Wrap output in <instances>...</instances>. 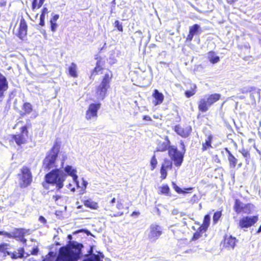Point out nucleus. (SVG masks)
I'll return each mask as SVG.
<instances>
[{
  "label": "nucleus",
  "instance_id": "obj_15",
  "mask_svg": "<svg viewBox=\"0 0 261 261\" xmlns=\"http://www.w3.org/2000/svg\"><path fill=\"white\" fill-rule=\"evenodd\" d=\"M201 32L200 27L198 24H194L189 28V33L186 38L187 42H191L194 36L199 34Z\"/></svg>",
  "mask_w": 261,
  "mask_h": 261
},
{
  "label": "nucleus",
  "instance_id": "obj_14",
  "mask_svg": "<svg viewBox=\"0 0 261 261\" xmlns=\"http://www.w3.org/2000/svg\"><path fill=\"white\" fill-rule=\"evenodd\" d=\"M174 131L179 136L182 138L188 137L192 132V127L189 125H181L177 124L174 126L173 128Z\"/></svg>",
  "mask_w": 261,
  "mask_h": 261
},
{
  "label": "nucleus",
  "instance_id": "obj_12",
  "mask_svg": "<svg viewBox=\"0 0 261 261\" xmlns=\"http://www.w3.org/2000/svg\"><path fill=\"white\" fill-rule=\"evenodd\" d=\"M258 220V217L257 215L243 217L239 221L238 226L241 229L248 228L253 226Z\"/></svg>",
  "mask_w": 261,
  "mask_h": 261
},
{
  "label": "nucleus",
  "instance_id": "obj_40",
  "mask_svg": "<svg viewBox=\"0 0 261 261\" xmlns=\"http://www.w3.org/2000/svg\"><path fill=\"white\" fill-rule=\"evenodd\" d=\"M10 246V245L8 243H3L0 244V252L3 253H7V250L8 249V247Z\"/></svg>",
  "mask_w": 261,
  "mask_h": 261
},
{
  "label": "nucleus",
  "instance_id": "obj_49",
  "mask_svg": "<svg viewBox=\"0 0 261 261\" xmlns=\"http://www.w3.org/2000/svg\"><path fill=\"white\" fill-rule=\"evenodd\" d=\"M46 75H47V73H44V74H42L38 75L37 77H38V82H40V83L45 82V81H43L42 80V79L43 78V76H46Z\"/></svg>",
  "mask_w": 261,
  "mask_h": 261
},
{
  "label": "nucleus",
  "instance_id": "obj_11",
  "mask_svg": "<svg viewBox=\"0 0 261 261\" xmlns=\"http://www.w3.org/2000/svg\"><path fill=\"white\" fill-rule=\"evenodd\" d=\"M94 59L96 61V62L95 67L91 71L90 79H93L94 76L96 75L102 74L105 69V61L101 56L96 55Z\"/></svg>",
  "mask_w": 261,
  "mask_h": 261
},
{
  "label": "nucleus",
  "instance_id": "obj_29",
  "mask_svg": "<svg viewBox=\"0 0 261 261\" xmlns=\"http://www.w3.org/2000/svg\"><path fill=\"white\" fill-rule=\"evenodd\" d=\"M68 74L70 76L74 78L77 77V66L75 63H71L70 66L68 67Z\"/></svg>",
  "mask_w": 261,
  "mask_h": 261
},
{
  "label": "nucleus",
  "instance_id": "obj_10",
  "mask_svg": "<svg viewBox=\"0 0 261 261\" xmlns=\"http://www.w3.org/2000/svg\"><path fill=\"white\" fill-rule=\"evenodd\" d=\"M164 233V228L160 224L154 223L150 224L148 229L147 237L151 242L157 240Z\"/></svg>",
  "mask_w": 261,
  "mask_h": 261
},
{
  "label": "nucleus",
  "instance_id": "obj_63",
  "mask_svg": "<svg viewBox=\"0 0 261 261\" xmlns=\"http://www.w3.org/2000/svg\"><path fill=\"white\" fill-rule=\"evenodd\" d=\"M177 229H175L173 230V233L175 236V237H177L176 232H177Z\"/></svg>",
  "mask_w": 261,
  "mask_h": 261
},
{
  "label": "nucleus",
  "instance_id": "obj_54",
  "mask_svg": "<svg viewBox=\"0 0 261 261\" xmlns=\"http://www.w3.org/2000/svg\"><path fill=\"white\" fill-rule=\"evenodd\" d=\"M4 235L9 238H12V232L10 233L8 232L4 231Z\"/></svg>",
  "mask_w": 261,
  "mask_h": 261
},
{
  "label": "nucleus",
  "instance_id": "obj_55",
  "mask_svg": "<svg viewBox=\"0 0 261 261\" xmlns=\"http://www.w3.org/2000/svg\"><path fill=\"white\" fill-rule=\"evenodd\" d=\"M61 198V196L58 195H54L53 197V199L57 201L58 199H59Z\"/></svg>",
  "mask_w": 261,
  "mask_h": 261
},
{
  "label": "nucleus",
  "instance_id": "obj_24",
  "mask_svg": "<svg viewBox=\"0 0 261 261\" xmlns=\"http://www.w3.org/2000/svg\"><path fill=\"white\" fill-rule=\"evenodd\" d=\"M25 229L23 228H15L12 232V238H18L20 240H22L25 235Z\"/></svg>",
  "mask_w": 261,
  "mask_h": 261
},
{
  "label": "nucleus",
  "instance_id": "obj_26",
  "mask_svg": "<svg viewBox=\"0 0 261 261\" xmlns=\"http://www.w3.org/2000/svg\"><path fill=\"white\" fill-rule=\"evenodd\" d=\"M22 109L23 112L20 114L21 117H24L25 115L30 114L33 111L32 105L30 102H24L22 106Z\"/></svg>",
  "mask_w": 261,
  "mask_h": 261
},
{
  "label": "nucleus",
  "instance_id": "obj_32",
  "mask_svg": "<svg viewBox=\"0 0 261 261\" xmlns=\"http://www.w3.org/2000/svg\"><path fill=\"white\" fill-rule=\"evenodd\" d=\"M172 185L173 188L174 189V190L176 191V192L178 194H185L186 193H188V191H191L193 189V187H190V188H186L184 190H182L178 186H177L176 184L174 182H172Z\"/></svg>",
  "mask_w": 261,
  "mask_h": 261
},
{
  "label": "nucleus",
  "instance_id": "obj_61",
  "mask_svg": "<svg viewBox=\"0 0 261 261\" xmlns=\"http://www.w3.org/2000/svg\"><path fill=\"white\" fill-rule=\"evenodd\" d=\"M5 91H0V97H3L4 96V93Z\"/></svg>",
  "mask_w": 261,
  "mask_h": 261
},
{
  "label": "nucleus",
  "instance_id": "obj_47",
  "mask_svg": "<svg viewBox=\"0 0 261 261\" xmlns=\"http://www.w3.org/2000/svg\"><path fill=\"white\" fill-rule=\"evenodd\" d=\"M7 2L6 0H1L0 1V7L2 8L1 10L3 11L6 7Z\"/></svg>",
  "mask_w": 261,
  "mask_h": 261
},
{
  "label": "nucleus",
  "instance_id": "obj_38",
  "mask_svg": "<svg viewBox=\"0 0 261 261\" xmlns=\"http://www.w3.org/2000/svg\"><path fill=\"white\" fill-rule=\"evenodd\" d=\"M222 211H217L214 213L213 216V222L214 224H216L218 222L219 220L222 217Z\"/></svg>",
  "mask_w": 261,
  "mask_h": 261
},
{
  "label": "nucleus",
  "instance_id": "obj_22",
  "mask_svg": "<svg viewBox=\"0 0 261 261\" xmlns=\"http://www.w3.org/2000/svg\"><path fill=\"white\" fill-rule=\"evenodd\" d=\"M225 150L227 153L228 160L229 161V166L231 168H234L237 164L238 160L231 153L230 150L227 148H225Z\"/></svg>",
  "mask_w": 261,
  "mask_h": 261
},
{
  "label": "nucleus",
  "instance_id": "obj_27",
  "mask_svg": "<svg viewBox=\"0 0 261 261\" xmlns=\"http://www.w3.org/2000/svg\"><path fill=\"white\" fill-rule=\"evenodd\" d=\"M45 0H32L31 2V9L33 11L38 10L43 6Z\"/></svg>",
  "mask_w": 261,
  "mask_h": 261
},
{
  "label": "nucleus",
  "instance_id": "obj_46",
  "mask_svg": "<svg viewBox=\"0 0 261 261\" xmlns=\"http://www.w3.org/2000/svg\"><path fill=\"white\" fill-rule=\"evenodd\" d=\"M198 196L196 194H194L190 200L191 204H194L198 201Z\"/></svg>",
  "mask_w": 261,
  "mask_h": 261
},
{
  "label": "nucleus",
  "instance_id": "obj_7",
  "mask_svg": "<svg viewBox=\"0 0 261 261\" xmlns=\"http://www.w3.org/2000/svg\"><path fill=\"white\" fill-rule=\"evenodd\" d=\"M19 185L21 188H25L29 186L33 181V175L31 169L26 166H23L18 174Z\"/></svg>",
  "mask_w": 261,
  "mask_h": 261
},
{
  "label": "nucleus",
  "instance_id": "obj_5",
  "mask_svg": "<svg viewBox=\"0 0 261 261\" xmlns=\"http://www.w3.org/2000/svg\"><path fill=\"white\" fill-rule=\"evenodd\" d=\"M221 97L220 94L214 93L208 95L206 99L201 98L198 102V111L202 113L206 112L212 105L220 99Z\"/></svg>",
  "mask_w": 261,
  "mask_h": 261
},
{
  "label": "nucleus",
  "instance_id": "obj_33",
  "mask_svg": "<svg viewBox=\"0 0 261 261\" xmlns=\"http://www.w3.org/2000/svg\"><path fill=\"white\" fill-rule=\"evenodd\" d=\"M49 12L48 9L44 7L41 10V14L40 16V22H39V25L43 27L45 24L44 22V19H45V16L46 14H48Z\"/></svg>",
  "mask_w": 261,
  "mask_h": 261
},
{
  "label": "nucleus",
  "instance_id": "obj_8",
  "mask_svg": "<svg viewBox=\"0 0 261 261\" xmlns=\"http://www.w3.org/2000/svg\"><path fill=\"white\" fill-rule=\"evenodd\" d=\"M31 123H28L27 125L21 127L20 128V133L13 134L11 136V141L14 142L19 146L26 144L29 136L28 128V127H31Z\"/></svg>",
  "mask_w": 261,
  "mask_h": 261
},
{
  "label": "nucleus",
  "instance_id": "obj_58",
  "mask_svg": "<svg viewBox=\"0 0 261 261\" xmlns=\"http://www.w3.org/2000/svg\"><path fill=\"white\" fill-rule=\"evenodd\" d=\"M123 214V213L122 212H118L117 214H114L113 216H115V217L120 216L122 215Z\"/></svg>",
  "mask_w": 261,
  "mask_h": 261
},
{
  "label": "nucleus",
  "instance_id": "obj_20",
  "mask_svg": "<svg viewBox=\"0 0 261 261\" xmlns=\"http://www.w3.org/2000/svg\"><path fill=\"white\" fill-rule=\"evenodd\" d=\"M170 142L169 140H167L166 142H159L154 152H164L168 150L169 151V148L171 146L170 145Z\"/></svg>",
  "mask_w": 261,
  "mask_h": 261
},
{
  "label": "nucleus",
  "instance_id": "obj_51",
  "mask_svg": "<svg viewBox=\"0 0 261 261\" xmlns=\"http://www.w3.org/2000/svg\"><path fill=\"white\" fill-rule=\"evenodd\" d=\"M143 119L145 121H150L152 120L151 117L148 115H145L143 116Z\"/></svg>",
  "mask_w": 261,
  "mask_h": 261
},
{
  "label": "nucleus",
  "instance_id": "obj_19",
  "mask_svg": "<svg viewBox=\"0 0 261 261\" xmlns=\"http://www.w3.org/2000/svg\"><path fill=\"white\" fill-rule=\"evenodd\" d=\"M214 136L212 134L206 136L204 142L202 143L201 150L202 152L213 148L212 142Z\"/></svg>",
  "mask_w": 261,
  "mask_h": 261
},
{
  "label": "nucleus",
  "instance_id": "obj_56",
  "mask_svg": "<svg viewBox=\"0 0 261 261\" xmlns=\"http://www.w3.org/2000/svg\"><path fill=\"white\" fill-rule=\"evenodd\" d=\"M187 218H184L182 219V221H181L182 223L183 224V225H184V226H187V225H188V223H187Z\"/></svg>",
  "mask_w": 261,
  "mask_h": 261
},
{
  "label": "nucleus",
  "instance_id": "obj_17",
  "mask_svg": "<svg viewBox=\"0 0 261 261\" xmlns=\"http://www.w3.org/2000/svg\"><path fill=\"white\" fill-rule=\"evenodd\" d=\"M153 98L152 103L154 106L161 105L164 100V96L162 92L159 91L157 89H154L152 94Z\"/></svg>",
  "mask_w": 261,
  "mask_h": 261
},
{
  "label": "nucleus",
  "instance_id": "obj_31",
  "mask_svg": "<svg viewBox=\"0 0 261 261\" xmlns=\"http://www.w3.org/2000/svg\"><path fill=\"white\" fill-rule=\"evenodd\" d=\"M206 231V230L200 227H199L196 231L194 233L191 239V241H195L196 240H197L202 237V234L204 232H205Z\"/></svg>",
  "mask_w": 261,
  "mask_h": 261
},
{
  "label": "nucleus",
  "instance_id": "obj_34",
  "mask_svg": "<svg viewBox=\"0 0 261 261\" xmlns=\"http://www.w3.org/2000/svg\"><path fill=\"white\" fill-rule=\"evenodd\" d=\"M161 167H164L167 171L170 170L173 168V163L169 159L166 158L161 164Z\"/></svg>",
  "mask_w": 261,
  "mask_h": 261
},
{
  "label": "nucleus",
  "instance_id": "obj_6",
  "mask_svg": "<svg viewBox=\"0 0 261 261\" xmlns=\"http://www.w3.org/2000/svg\"><path fill=\"white\" fill-rule=\"evenodd\" d=\"M181 144L183 146V149H185V145L182 142L181 143ZM185 153V150L184 151H180L176 147L173 145L169 148L168 152V155L170 158V160L176 167H179L182 164Z\"/></svg>",
  "mask_w": 261,
  "mask_h": 261
},
{
  "label": "nucleus",
  "instance_id": "obj_39",
  "mask_svg": "<svg viewBox=\"0 0 261 261\" xmlns=\"http://www.w3.org/2000/svg\"><path fill=\"white\" fill-rule=\"evenodd\" d=\"M170 192V188L168 185H164L160 188V194L168 195Z\"/></svg>",
  "mask_w": 261,
  "mask_h": 261
},
{
  "label": "nucleus",
  "instance_id": "obj_37",
  "mask_svg": "<svg viewBox=\"0 0 261 261\" xmlns=\"http://www.w3.org/2000/svg\"><path fill=\"white\" fill-rule=\"evenodd\" d=\"M158 162L155 154H153L150 160V170L153 171L157 167Z\"/></svg>",
  "mask_w": 261,
  "mask_h": 261
},
{
  "label": "nucleus",
  "instance_id": "obj_59",
  "mask_svg": "<svg viewBox=\"0 0 261 261\" xmlns=\"http://www.w3.org/2000/svg\"><path fill=\"white\" fill-rule=\"evenodd\" d=\"M140 215V213L139 212H133L132 214H131V216H138Z\"/></svg>",
  "mask_w": 261,
  "mask_h": 261
},
{
  "label": "nucleus",
  "instance_id": "obj_28",
  "mask_svg": "<svg viewBox=\"0 0 261 261\" xmlns=\"http://www.w3.org/2000/svg\"><path fill=\"white\" fill-rule=\"evenodd\" d=\"M64 170L68 175L72 177L74 181H76L77 176L76 174V171L75 169H73L71 166L67 165L65 167Z\"/></svg>",
  "mask_w": 261,
  "mask_h": 261
},
{
  "label": "nucleus",
  "instance_id": "obj_4",
  "mask_svg": "<svg viewBox=\"0 0 261 261\" xmlns=\"http://www.w3.org/2000/svg\"><path fill=\"white\" fill-rule=\"evenodd\" d=\"M108 71L105 74L100 84L96 87L95 90L96 95L102 99L106 96L108 90L110 88V83L113 77L112 72L110 70H108Z\"/></svg>",
  "mask_w": 261,
  "mask_h": 261
},
{
  "label": "nucleus",
  "instance_id": "obj_53",
  "mask_svg": "<svg viewBox=\"0 0 261 261\" xmlns=\"http://www.w3.org/2000/svg\"><path fill=\"white\" fill-rule=\"evenodd\" d=\"M92 257H94L93 259L92 258H91L94 261H99L100 260V257L98 255L93 254Z\"/></svg>",
  "mask_w": 261,
  "mask_h": 261
},
{
  "label": "nucleus",
  "instance_id": "obj_45",
  "mask_svg": "<svg viewBox=\"0 0 261 261\" xmlns=\"http://www.w3.org/2000/svg\"><path fill=\"white\" fill-rule=\"evenodd\" d=\"M50 30L52 32H55L57 28L58 24L56 22H53V21H50Z\"/></svg>",
  "mask_w": 261,
  "mask_h": 261
},
{
  "label": "nucleus",
  "instance_id": "obj_13",
  "mask_svg": "<svg viewBox=\"0 0 261 261\" xmlns=\"http://www.w3.org/2000/svg\"><path fill=\"white\" fill-rule=\"evenodd\" d=\"M101 106L100 103H90L85 114V118L87 120L93 119H96L98 117V111Z\"/></svg>",
  "mask_w": 261,
  "mask_h": 261
},
{
  "label": "nucleus",
  "instance_id": "obj_60",
  "mask_svg": "<svg viewBox=\"0 0 261 261\" xmlns=\"http://www.w3.org/2000/svg\"><path fill=\"white\" fill-rule=\"evenodd\" d=\"M248 142H250V143H254V146H255V140L253 139H248Z\"/></svg>",
  "mask_w": 261,
  "mask_h": 261
},
{
  "label": "nucleus",
  "instance_id": "obj_36",
  "mask_svg": "<svg viewBox=\"0 0 261 261\" xmlns=\"http://www.w3.org/2000/svg\"><path fill=\"white\" fill-rule=\"evenodd\" d=\"M196 85L195 84L193 85L190 90H187L185 92V94L186 97L190 98L195 95L196 92Z\"/></svg>",
  "mask_w": 261,
  "mask_h": 261
},
{
  "label": "nucleus",
  "instance_id": "obj_57",
  "mask_svg": "<svg viewBox=\"0 0 261 261\" xmlns=\"http://www.w3.org/2000/svg\"><path fill=\"white\" fill-rule=\"evenodd\" d=\"M116 202V198L113 197L110 201V203L111 205H114V204Z\"/></svg>",
  "mask_w": 261,
  "mask_h": 261
},
{
  "label": "nucleus",
  "instance_id": "obj_44",
  "mask_svg": "<svg viewBox=\"0 0 261 261\" xmlns=\"http://www.w3.org/2000/svg\"><path fill=\"white\" fill-rule=\"evenodd\" d=\"M114 27L116 28L120 32H123V26L122 23H120L118 20H115L114 22Z\"/></svg>",
  "mask_w": 261,
  "mask_h": 261
},
{
  "label": "nucleus",
  "instance_id": "obj_23",
  "mask_svg": "<svg viewBox=\"0 0 261 261\" xmlns=\"http://www.w3.org/2000/svg\"><path fill=\"white\" fill-rule=\"evenodd\" d=\"M24 250L23 247L19 248L17 251L7 252V254L10 255L12 259L21 258L24 256Z\"/></svg>",
  "mask_w": 261,
  "mask_h": 261
},
{
  "label": "nucleus",
  "instance_id": "obj_1",
  "mask_svg": "<svg viewBox=\"0 0 261 261\" xmlns=\"http://www.w3.org/2000/svg\"><path fill=\"white\" fill-rule=\"evenodd\" d=\"M83 247L82 244L73 242L69 246L61 247L56 261H77Z\"/></svg>",
  "mask_w": 261,
  "mask_h": 261
},
{
  "label": "nucleus",
  "instance_id": "obj_43",
  "mask_svg": "<svg viewBox=\"0 0 261 261\" xmlns=\"http://www.w3.org/2000/svg\"><path fill=\"white\" fill-rule=\"evenodd\" d=\"M240 152L242 153V154L244 158H246L247 159L250 158L249 151L244 148H242L241 150H240Z\"/></svg>",
  "mask_w": 261,
  "mask_h": 261
},
{
  "label": "nucleus",
  "instance_id": "obj_9",
  "mask_svg": "<svg viewBox=\"0 0 261 261\" xmlns=\"http://www.w3.org/2000/svg\"><path fill=\"white\" fill-rule=\"evenodd\" d=\"M233 208L237 214H250L253 212L255 206L251 203L244 204L240 199H236Z\"/></svg>",
  "mask_w": 261,
  "mask_h": 261
},
{
  "label": "nucleus",
  "instance_id": "obj_3",
  "mask_svg": "<svg viewBox=\"0 0 261 261\" xmlns=\"http://www.w3.org/2000/svg\"><path fill=\"white\" fill-rule=\"evenodd\" d=\"M60 149V144L56 142L43 161L42 167L45 171L56 168V161Z\"/></svg>",
  "mask_w": 261,
  "mask_h": 261
},
{
  "label": "nucleus",
  "instance_id": "obj_30",
  "mask_svg": "<svg viewBox=\"0 0 261 261\" xmlns=\"http://www.w3.org/2000/svg\"><path fill=\"white\" fill-rule=\"evenodd\" d=\"M8 89V83L6 78L0 73V91H6Z\"/></svg>",
  "mask_w": 261,
  "mask_h": 261
},
{
  "label": "nucleus",
  "instance_id": "obj_50",
  "mask_svg": "<svg viewBox=\"0 0 261 261\" xmlns=\"http://www.w3.org/2000/svg\"><path fill=\"white\" fill-rule=\"evenodd\" d=\"M59 18V15L58 14L54 15L53 17L50 19V21H53V22H56L57 20Z\"/></svg>",
  "mask_w": 261,
  "mask_h": 261
},
{
  "label": "nucleus",
  "instance_id": "obj_42",
  "mask_svg": "<svg viewBox=\"0 0 261 261\" xmlns=\"http://www.w3.org/2000/svg\"><path fill=\"white\" fill-rule=\"evenodd\" d=\"M116 207L119 210H122L124 207L123 201L121 199H118L116 204Z\"/></svg>",
  "mask_w": 261,
  "mask_h": 261
},
{
  "label": "nucleus",
  "instance_id": "obj_25",
  "mask_svg": "<svg viewBox=\"0 0 261 261\" xmlns=\"http://www.w3.org/2000/svg\"><path fill=\"white\" fill-rule=\"evenodd\" d=\"M207 60L213 64H216L220 61V57L216 55V53L213 50H211L207 53Z\"/></svg>",
  "mask_w": 261,
  "mask_h": 261
},
{
  "label": "nucleus",
  "instance_id": "obj_18",
  "mask_svg": "<svg viewBox=\"0 0 261 261\" xmlns=\"http://www.w3.org/2000/svg\"><path fill=\"white\" fill-rule=\"evenodd\" d=\"M237 240L235 237L231 236H226L223 240V246L228 249H233L236 246Z\"/></svg>",
  "mask_w": 261,
  "mask_h": 261
},
{
  "label": "nucleus",
  "instance_id": "obj_16",
  "mask_svg": "<svg viewBox=\"0 0 261 261\" xmlns=\"http://www.w3.org/2000/svg\"><path fill=\"white\" fill-rule=\"evenodd\" d=\"M28 25L24 18H21L20 21L18 31L17 34V37L21 40H23L27 35Z\"/></svg>",
  "mask_w": 261,
  "mask_h": 261
},
{
  "label": "nucleus",
  "instance_id": "obj_62",
  "mask_svg": "<svg viewBox=\"0 0 261 261\" xmlns=\"http://www.w3.org/2000/svg\"><path fill=\"white\" fill-rule=\"evenodd\" d=\"M83 261H94V260L91 257V258L85 259L83 260Z\"/></svg>",
  "mask_w": 261,
  "mask_h": 261
},
{
  "label": "nucleus",
  "instance_id": "obj_64",
  "mask_svg": "<svg viewBox=\"0 0 261 261\" xmlns=\"http://www.w3.org/2000/svg\"><path fill=\"white\" fill-rule=\"evenodd\" d=\"M261 232V225L259 226V228H258L257 230L256 231L257 233H259Z\"/></svg>",
  "mask_w": 261,
  "mask_h": 261
},
{
  "label": "nucleus",
  "instance_id": "obj_41",
  "mask_svg": "<svg viewBox=\"0 0 261 261\" xmlns=\"http://www.w3.org/2000/svg\"><path fill=\"white\" fill-rule=\"evenodd\" d=\"M160 173L161 174L160 178L162 180L165 179L167 178L168 174V171L164 169V167H160Z\"/></svg>",
  "mask_w": 261,
  "mask_h": 261
},
{
  "label": "nucleus",
  "instance_id": "obj_35",
  "mask_svg": "<svg viewBox=\"0 0 261 261\" xmlns=\"http://www.w3.org/2000/svg\"><path fill=\"white\" fill-rule=\"evenodd\" d=\"M210 214H206L204 216L202 224L199 227L207 230L210 224Z\"/></svg>",
  "mask_w": 261,
  "mask_h": 261
},
{
  "label": "nucleus",
  "instance_id": "obj_21",
  "mask_svg": "<svg viewBox=\"0 0 261 261\" xmlns=\"http://www.w3.org/2000/svg\"><path fill=\"white\" fill-rule=\"evenodd\" d=\"M83 203L85 207L91 210H95L99 208L98 203L91 198L84 200Z\"/></svg>",
  "mask_w": 261,
  "mask_h": 261
},
{
  "label": "nucleus",
  "instance_id": "obj_48",
  "mask_svg": "<svg viewBox=\"0 0 261 261\" xmlns=\"http://www.w3.org/2000/svg\"><path fill=\"white\" fill-rule=\"evenodd\" d=\"M39 250L38 248L36 247L32 249V250L31 251V254L32 255H37L38 253Z\"/></svg>",
  "mask_w": 261,
  "mask_h": 261
},
{
  "label": "nucleus",
  "instance_id": "obj_2",
  "mask_svg": "<svg viewBox=\"0 0 261 261\" xmlns=\"http://www.w3.org/2000/svg\"><path fill=\"white\" fill-rule=\"evenodd\" d=\"M66 174L60 169H54L45 175V181L46 184L55 186L57 191H60L64 186Z\"/></svg>",
  "mask_w": 261,
  "mask_h": 261
},
{
  "label": "nucleus",
  "instance_id": "obj_52",
  "mask_svg": "<svg viewBox=\"0 0 261 261\" xmlns=\"http://www.w3.org/2000/svg\"><path fill=\"white\" fill-rule=\"evenodd\" d=\"M39 220L41 222H42V223L45 224V223H46V219H45V218H44L43 216H40V217H39Z\"/></svg>",
  "mask_w": 261,
  "mask_h": 261
}]
</instances>
